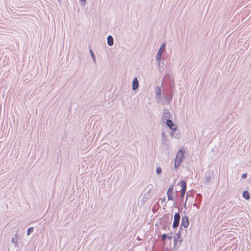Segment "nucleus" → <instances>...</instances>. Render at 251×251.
Here are the masks:
<instances>
[{
	"instance_id": "nucleus-23",
	"label": "nucleus",
	"mask_w": 251,
	"mask_h": 251,
	"mask_svg": "<svg viewBox=\"0 0 251 251\" xmlns=\"http://www.w3.org/2000/svg\"><path fill=\"white\" fill-rule=\"evenodd\" d=\"M167 238H168V239L171 240L172 238V236H167Z\"/></svg>"
},
{
	"instance_id": "nucleus-21",
	"label": "nucleus",
	"mask_w": 251,
	"mask_h": 251,
	"mask_svg": "<svg viewBox=\"0 0 251 251\" xmlns=\"http://www.w3.org/2000/svg\"><path fill=\"white\" fill-rule=\"evenodd\" d=\"M167 237V235L166 234H164L162 235V240L165 241Z\"/></svg>"
},
{
	"instance_id": "nucleus-30",
	"label": "nucleus",
	"mask_w": 251,
	"mask_h": 251,
	"mask_svg": "<svg viewBox=\"0 0 251 251\" xmlns=\"http://www.w3.org/2000/svg\"><path fill=\"white\" fill-rule=\"evenodd\" d=\"M165 200V199H163L162 201H161V202H162L164 201Z\"/></svg>"
},
{
	"instance_id": "nucleus-10",
	"label": "nucleus",
	"mask_w": 251,
	"mask_h": 251,
	"mask_svg": "<svg viewBox=\"0 0 251 251\" xmlns=\"http://www.w3.org/2000/svg\"><path fill=\"white\" fill-rule=\"evenodd\" d=\"M183 154L184 151H182V149H181L178 151L176 156V159L178 161H182Z\"/></svg>"
},
{
	"instance_id": "nucleus-8",
	"label": "nucleus",
	"mask_w": 251,
	"mask_h": 251,
	"mask_svg": "<svg viewBox=\"0 0 251 251\" xmlns=\"http://www.w3.org/2000/svg\"><path fill=\"white\" fill-rule=\"evenodd\" d=\"M172 118V114L168 110H164L163 119H171Z\"/></svg>"
},
{
	"instance_id": "nucleus-22",
	"label": "nucleus",
	"mask_w": 251,
	"mask_h": 251,
	"mask_svg": "<svg viewBox=\"0 0 251 251\" xmlns=\"http://www.w3.org/2000/svg\"><path fill=\"white\" fill-rule=\"evenodd\" d=\"M247 174H243L242 175V178L243 179H245V178H246L247 177Z\"/></svg>"
},
{
	"instance_id": "nucleus-12",
	"label": "nucleus",
	"mask_w": 251,
	"mask_h": 251,
	"mask_svg": "<svg viewBox=\"0 0 251 251\" xmlns=\"http://www.w3.org/2000/svg\"><path fill=\"white\" fill-rule=\"evenodd\" d=\"M18 234H15L12 238L11 242L14 244L15 247L18 246Z\"/></svg>"
},
{
	"instance_id": "nucleus-1",
	"label": "nucleus",
	"mask_w": 251,
	"mask_h": 251,
	"mask_svg": "<svg viewBox=\"0 0 251 251\" xmlns=\"http://www.w3.org/2000/svg\"><path fill=\"white\" fill-rule=\"evenodd\" d=\"M154 191V188L153 185L152 184H149L146 187L143 191L142 196H141V201L142 204H144L151 198Z\"/></svg>"
},
{
	"instance_id": "nucleus-15",
	"label": "nucleus",
	"mask_w": 251,
	"mask_h": 251,
	"mask_svg": "<svg viewBox=\"0 0 251 251\" xmlns=\"http://www.w3.org/2000/svg\"><path fill=\"white\" fill-rule=\"evenodd\" d=\"M243 196L244 198H245L247 200H249L250 198V194L249 192L247 191L244 192Z\"/></svg>"
},
{
	"instance_id": "nucleus-24",
	"label": "nucleus",
	"mask_w": 251,
	"mask_h": 251,
	"mask_svg": "<svg viewBox=\"0 0 251 251\" xmlns=\"http://www.w3.org/2000/svg\"><path fill=\"white\" fill-rule=\"evenodd\" d=\"M161 135L162 138H165V134L164 133H162Z\"/></svg>"
},
{
	"instance_id": "nucleus-9",
	"label": "nucleus",
	"mask_w": 251,
	"mask_h": 251,
	"mask_svg": "<svg viewBox=\"0 0 251 251\" xmlns=\"http://www.w3.org/2000/svg\"><path fill=\"white\" fill-rule=\"evenodd\" d=\"M189 225V220L187 216H184L182 217V222H181V226H183L184 227H188Z\"/></svg>"
},
{
	"instance_id": "nucleus-7",
	"label": "nucleus",
	"mask_w": 251,
	"mask_h": 251,
	"mask_svg": "<svg viewBox=\"0 0 251 251\" xmlns=\"http://www.w3.org/2000/svg\"><path fill=\"white\" fill-rule=\"evenodd\" d=\"M173 191V186H171L168 189L167 193L168 200H173L174 199Z\"/></svg>"
},
{
	"instance_id": "nucleus-14",
	"label": "nucleus",
	"mask_w": 251,
	"mask_h": 251,
	"mask_svg": "<svg viewBox=\"0 0 251 251\" xmlns=\"http://www.w3.org/2000/svg\"><path fill=\"white\" fill-rule=\"evenodd\" d=\"M107 44L109 46L113 45V38L111 35L108 36L107 37Z\"/></svg>"
},
{
	"instance_id": "nucleus-19",
	"label": "nucleus",
	"mask_w": 251,
	"mask_h": 251,
	"mask_svg": "<svg viewBox=\"0 0 251 251\" xmlns=\"http://www.w3.org/2000/svg\"><path fill=\"white\" fill-rule=\"evenodd\" d=\"M156 173L157 174H160L162 172V169L160 167H157L156 170Z\"/></svg>"
},
{
	"instance_id": "nucleus-11",
	"label": "nucleus",
	"mask_w": 251,
	"mask_h": 251,
	"mask_svg": "<svg viewBox=\"0 0 251 251\" xmlns=\"http://www.w3.org/2000/svg\"><path fill=\"white\" fill-rule=\"evenodd\" d=\"M139 86V83L137 77H135L133 79V82H132V88L133 91L136 90L138 89Z\"/></svg>"
},
{
	"instance_id": "nucleus-4",
	"label": "nucleus",
	"mask_w": 251,
	"mask_h": 251,
	"mask_svg": "<svg viewBox=\"0 0 251 251\" xmlns=\"http://www.w3.org/2000/svg\"><path fill=\"white\" fill-rule=\"evenodd\" d=\"M161 90L160 87H157L155 89V98L158 102H160L162 100V98L161 97Z\"/></svg>"
},
{
	"instance_id": "nucleus-6",
	"label": "nucleus",
	"mask_w": 251,
	"mask_h": 251,
	"mask_svg": "<svg viewBox=\"0 0 251 251\" xmlns=\"http://www.w3.org/2000/svg\"><path fill=\"white\" fill-rule=\"evenodd\" d=\"M166 124L167 125V126L173 130L175 131L176 130L177 126L176 124H174L171 119H167L166 121Z\"/></svg>"
},
{
	"instance_id": "nucleus-16",
	"label": "nucleus",
	"mask_w": 251,
	"mask_h": 251,
	"mask_svg": "<svg viewBox=\"0 0 251 251\" xmlns=\"http://www.w3.org/2000/svg\"><path fill=\"white\" fill-rule=\"evenodd\" d=\"M181 162V161L175 159V166H174L176 168H177V167H178V166H179Z\"/></svg>"
},
{
	"instance_id": "nucleus-3",
	"label": "nucleus",
	"mask_w": 251,
	"mask_h": 251,
	"mask_svg": "<svg viewBox=\"0 0 251 251\" xmlns=\"http://www.w3.org/2000/svg\"><path fill=\"white\" fill-rule=\"evenodd\" d=\"M213 176V172L212 171H209L205 173L203 181L205 183H208L211 180Z\"/></svg>"
},
{
	"instance_id": "nucleus-13",
	"label": "nucleus",
	"mask_w": 251,
	"mask_h": 251,
	"mask_svg": "<svg viewBox=\"0 0 251 251\" xmlns=\"http://www.w3.org/2000/svg\"><path fill=\"white\" fill-rule=\"evenodd\" d=\"M180 185L181 187V192L182 193H185V191L186 189V182L184 180H182L180 182Z\"/></svg>"
},
{
	"instance_id": "nucleus-33",
	"label": "nucleus",
	"mask_w": 251,
	"mask_h": 251,
	"mask_svg": "<svg viewBox=\"0 0 251 251\" xmlns=\"http://www.w3.org/2000/svg\"><path fill=\"white\" fill-rule=\"evenodd\" d=\"M58 1H60V0H58Z\"/></svg>"
},
{
	"instance_id": "nucleus-20",
	"label": "nucleus",
	"mask_w": 251,
	"mask_h": 251,
	"mask_svg": "<svg viewBox=\"0 0 251 251\" xmlns=\"http://www.w3.org/2000/svg\"><path fill=\"white\" fill-rule=\"evenodd\" d=\"M81 6H85L86 2V0H80Z\"/></svg>"
},
{
	"instance_id": "nucleus-18",
	"label": "nucleus",
	"mask_w": 251,
	"mask_h": 251,
	"mask_svg": "<svg viewBox=\"0 0 251 251\" xmlns=\"http://www.w3.org/2000/svg\"><path fill=\"white\" fill-rule=\"evenodd\" d=\"M33 231V227H31L28 229L27 230V235H29L31 232Z\"/></svg>"
},
{
	"instance_id": "nucleus-17",
	"label": "nucleus",
	"mask_w": 251,
	"mask_h": 251,
	"mask_svg": "<svg viewBox=\"0 0 251 251\" xmlns=\"http://www.w3.org/2000/svg\"><path fill=\"white\" fill-rule=\"evenodd\" d=\"M90 54H91V56L92 57L93 61L94 62H96V58H95V56L94 53L93 52V51L92 50H90Z\"/></svg>"
},
{
	"instance_id": "nucleus-27",
	"label": "nucleus",
	"mask_w": 251,
	"mask_h": 251,
	"mask_svg": "<svg viewBox=\"0 0 251 251\" xmlns=\"http://www.w3.org/2000/svg\"><path fill=\"white\" fill-rule=\"evenodd\" d=\"M194 206H197L198 208H199L196 204H194Z\"/></svg>"
},
{
	"instance_id": "nucleus-5",
	"label": "nucleus",
	"mask_w": 251,
	"mask_h": 251,
	"mask_svg": "<svg viewBox=\"0 0 251 251\" xmlns=\"http://www.w3.org/2000/svg\"><path fill=\"white\" fill-rule=\"evenodd\" d=\"M180 216L179 213L175 214L174 216V221L173 224V226L174 228H176L178 226Z\"/></svg>"
},
{
	"instance_id": "nucleus-25",
	"label": "nucleus",
	"mask_w": 251,
	"mask_h": 251,
	"mask_svg": "<svg viewBox=\"0 0 251 251\" xmlns=\"http://www.w3.org/2000/svg\"><path fill=\"white\" fill-rule=\"evenodd\" d=\"M170 135L171 136H174V132L173 131L171 132H170Z\"/></svg>"
},
{
	"instance_id": "nucleus-28",
	"label": "nucleus",
	"mask_w": 251,
	"mask_h": 251,
	"mask_svg": "<svg viewBox=\"0 0 251 251\" xmlns=\"http://www.w3.org/2000/svg\"><path fill=\"white\" fill-rule=\"evenodd\" d=\"M186 196H187V198H186V199H187V197H188V196H189V195H188V193H187V194H186Z\"/></svg>"
},
{
	"instance_id": "nucleus-31",
	"label": "nucleus",
	"mask_w": 251,
	"mask_h": 251,
	"mask_svg": "<svg viewBox=\"0 0 251 251\" xmlns=\"http://www.w3.org/2000/svg\"><path fill=\"white\" fill-rule=\"evenodd\" d=\"M165 139L163 140V143H165Z\"/></svg>"
},
{
	"instance_id": "nucleus-32",
	"label": "nucleus",
	"mask_w": 251,
	"mask_h": 251,
	"mask_svg": "<svg viewBox=\"0 0 251 251\" xmlns=\"http://www.w3.org/2000/svg\"><path fill=\"white\" fill-rule=\"evenodd\" d=\"M176 238L175 237V241H176Z\"/></svg>"
},
{
	"instance_id": "nucleus-26",
	"label": "nucleus",
	"mask_w": 251,
	"mask_h": 251,
	"mask_svg": "<svg viewBox=\"0 0 251 251\" xmlns=\"http://www.w3.org/2000/svg\"><path fill=\"white\" fill-rule=\"evenodd\" d=\"M184 195H185V193H181V197H182V198H183V197H184Z\"/></svg>"
},
{
	"instance_id": "nucleus-2",
	"label": "nucleus",
	"mask_w": 251,
	"mask_h": 251,
	"mask_svg": "<svg viewBox=\"0 0 251 251\" xmlns=\"http://www.w3.org/2000/svg\"><path fill=\"white\" fill-rule=\"evenodd\" d=\"M165 47L166 44H163L156 54V60H157V63L159 65H160V59L161 58L162 53L165 50Z\"/></svg>"
},
{
	"instance_id": "nucleus-29",
	"label": "nucleus",
	"mask_w": 251,
	"mask_h": 251,
	"mask_svg": "<svg viewBox=\"0 0 251 251\" xmlns=\"http://www.w3.org/2000/svg\"><path fill=\"white\" fill-rule=\"evenodd\" d=\"M186 196H187V198H186V199H187V197H188V196H189V195H188V193H187V194H186Z\"/></svg>"
}]
</instances>
